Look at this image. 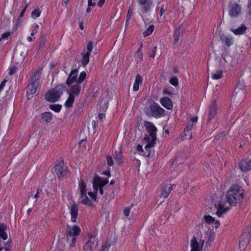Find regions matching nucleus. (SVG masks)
<instances>
[{"mask_svg":"<svg viewBox=\"0 0 251 251\" xmlns=\"http://www.w3.org/2000/svg\"><path fill=\"white\" fill-rule=\"evenodd\" d=\"M144 126L149 133V136H146L144 138V142L146 144L145 149L148 151L147 156H149L151 153L150 149L156 145L157 128L153 123L148 121L144 122Z\"/></svg>","mask_w":251,"mask_h":251,"instance_id":"1","label":"nucleus"},{"mask_svg":"<svg viewBox=\"0 0 251 251\" xmlns=\"http://www.w3.org/2000/svg\"><path fill=\"white\" fill-rule=\"evenodd\" d=\"M244 197V190L238 185H232L226 193V199L230 206H235L240 203Z\"/></svg>","mask_w":251,"mask_h":251,"instance_id":"2","label":"nucleus"},{"mask_svg":"<svg viewBox=\"0 0 251 251\" xmlns=\"http://www.w3.org/2000/svg\"><path fill=\"white\" fill-rule=\"evenodd\" d=\"M41 72L40 71L36 72L31 77L30 84L27 86L26 95L28 99L32 98V95L37 93L39 80L40 78Z\"/></svg>","mask_w":251,"mask_h":251,"instance_id":"3","label":"nucleus"},{"mask_svg":"<svg viewBox=\"0 0 251 251\" xmlns=\"http://www.w3.org/2000/svg\"><path fill=\"white\" fill-rule=\"evenodd\" d=\"M65 86L62 84L57 85L54 88L50 89L45 95V99L48 101L55 102L63 94Z\"/></svg>","mask_w":251,"mask_h":251,"instance_id":"4","label":"nucleus"},{"mask_svg":"<svg viewBox=\"0 0 251 251\" xmlns=\"http://www.w3.org/2000/svg\"><path fill=\"white\" fill-rule=\"evenodd\" d=\"M165 110L157 103L153 102L145 109V114L148 117L159 118L165 115Z\"/></svg>","mask_w":251,"mask_h":251,"instance_id":"5","label":"nucleus"},{"mask_svg":"<svg viewBox=\"0 0 251 251\" xmlns=\"http://www.w3.org/2000/svg\"><path fill=\"white\" fill-rule=\"evenodd\" d=\"M83 251H94L98 246V240L94 235L88 234L83 240Z\"/></svg>","mask_w":251,"mask_h":251,"instance_id":"6","label":"nucleus"},{"mask_svg":"<svg viewBox=\"0 0 251 251\" xmlns=\"http://www.w3.org/2000/svg\"><path fill=\"white\" fill-rule=\"evenodd\" d=\"M228 11L230 17H237L242 13L241 5L235 1L230 2L228 5Z\"/></svg>","mask_w":251,"mask_h":251,"instance_id":"7","label":"nucleus"},{"mask_svg":"<svg viewBox=\"0 0 251 251\" xmlns=\"http://www.w3.org/2000/svg\"><path fill=\"white\" fill-rule=\"evenodd\" d=\"M225 204L224 201H221L219 203L214 204V208L216 209L215 213L219 217H222L230 209V207L226 206Z\"/></svg>","mask_w":251,"mask_h":251,"instance_id":"8","label":"nucleus"},{"mask_svg":"<svg viewBox=\"0 0 251 251\" xmlns=\"http://www.w3.org/2000/svg\"><path fill=\"white\" fill-rule=\"evenodd\" d=\"M68 168L64 166V163L61 162L57 164L55 167V171L58 177L61 178L64 177L68 173Z\"/></svg>","mask_w":251,"mask_h":251,"instance_id":"9","label":"nucleus"},{"mask_svg":"<svg viewBox=\"0 0 251 251\" xmlns=\"http://www.w3.org/2000/svg\"><path fill=\"white\" fill-rule=\"evenodd\" d=\"M108 182V180L107 179H104L99 176H95L93 182V187L94 191L97 192L99 187H103Z\"/></svg>","mask_w":251,"mask_h":251,"instance_id":"10","label":"nucleus"},{"mask_svg":"<svg viewBox=\"0 0 251 251\" xmlns=\"http://www.w3.org/2000/svg\"><path fill=\"white\" fill-rule=\"evenodd\" d=\"M239 168L242 172H247L251 170V158L242 160L239 163Z\"/></svg>","mask_w":251,"mask_h":251,"instance_id":"11","label":"nucleus"},{"mask_svg":"<svg viewBox=\"0 0 251 251\" xmlns=\"http://www.w3.org/2000/svg\"><path fill=\"white\" fill-rule=\"evenodd\" d=\"M174 186L175 187L176 184H163L161 189V196L164 198H168Z\"/></svg>","mask_w":251,"mask_h":251,"instance_id":"12","label":"nucleus"},{"mask_svg":"<svg viewBox=\"0 0 251 251\" xmlns=\"http://www.w3.org/2000/svg\"><path fill=\"white\" fill-rule=\"evenodd\" d=\"M81 88L80 85L76 83L72 86H70L69 89L67 90V93L75 97H77L80 93Z\"/></svg>","mask_w":251,"mask_h":251,"instance_id":"13","label":"nucleus"},{"mask_svg":"<svg viewBox=\"0 0 251 251\" xmlns=\"http://www.w3.org/2000/svg\"><path fill=\"white\" fill-rule=\"evenodd\" d=\"M141 7L143 12H147L150 9L152 2V0H137Z\"/></svg>","mask_w":251,"mask_h":251,"instance_id":"14","label":"nucleus"},{"mask_svg":"<svg viewBox=\"0 0 251 251\" xmlns=\"http://www.w3.org/2000/svg\"><path fill=\"white\" fill-rule=\"evenodd\" d=\"M251 238V235L249 233L244 232L240 237L239 241L240 247H245L247 246L250 242Z\"/></svg>","mask_w":251,"mask_h":251,"instance_id":"15","label":"nucleus"},{"mask_svg":"<svg viewBox=\"0 0 251 251\" xmlns=\"http://www.w3.org/2000/svg\"><path fill=\"white\" fill-rule=\"evenodd\" d=\"M217 114V104L216 101H213L209 105L208 110V121H211Z\"/></svg>","mask_w":251,"mask_h":251,"instance_id":"16","label":"nucleus"},{"mask_svg":"<svg viewBox=\"0 0 251 251\" xmlns=\"http://www.w3.org/2000/svg\"><path fill=\"white\" fill-rule=\"evenodd\" d=\"M201 244L200 245L195 237H193L191 241V251H202V245L204 243V240H201Z\"/></svg>","mask_w":251,"mask_h":251,"instance_id":"17","label":"nucleus"},{"mask_svg":"<svg viewBox=\"0 0 251 251\" xmlns=\"http://www.w3.org/2000/svg\"><path fill=\"white\" fill-rule=\"evenodd\" d=\"M78 69H75L72 70L70 75L66 81V84L69 86L76 81V78L77 76Z\"/></svg>","mask_w":251,"mask_h":251,"instance_id":"18","label":"nucleus"},{"mask_svg":"<svg viewBox=\"0 0 251 251\" xmlns=\"http://www.w3.org/2000/svg\"><path fill=\"white\" fill-rule=\"evenodd\" d=\"M160 103L165 108L171 110L173 109V104L171 99L167 97H164L160 99Z\"/></svg>","mask_w":251,"mask_h":251,"instance_id":"19","label":"nucleus"},{"mask_svg":"<svg viewBox=\"0 0 251 251\" xmlns=\"http://www.w3.org/2000/svg\"><path fill=\"white\" fill-rule=\"evenodd\" d=\"M67 227L68 228L67 231V235L71 237L77 236L81 232L80 228L76 226H74L72 227L68 226Z\"/></svg>","mask_w":251,"mask_h":251,"instance_id":"20","label":"nucleus"},{"mask_svg":"<svg viewBox=\"0 0 251 251\" xmlns=\"http://www.w3.org/2000/svg\"><path fill=\"white\" fill-rule=\"evenodd\" d=\"M78 208L76 205L74 204L71 206L70 213H71L72 222H76V219L77 217V215H78Z\"/></svg>","mask_w":251,"mask_h":251,"instance_id":"21","label":"nucleus"},{"mask_svg":"<svg viewBox=\"0 0 251 251\" xmlns=\"http://www.w3.org/2000/svg\"><path fill=\"white\" fill-rule=\"evenodd\" d=\"M220 40L223 43L225 44L227 46L232 45V39L230 37H227L224 34H222L220 36Z\"/></svg>","mask_w":251,"mask_h":251,"instance_id":"22","label":"nucleus"},{"mask_svg":"<svg viewBox=\"0 0 251 251\" xmlns=\"http://www.w3.org/2000/svg\"><path fill=\"white\" fill-rule=\"evenodd\" d=\"M142 77L140 75L138 74L136 75L133 87L134 91H137L139 90V86L142 84Z\"/></svg>","mask_w":251,"mask_h":251,"instance_id":"23","label":"nucleus"},{"mask_svg":"<svg viewBox=\"0 0 251 251\" xmlns=\"http://www.w3.org/2000/svg\"><path fill=\"white\" fill-rule=\"evenodd\" d=\"M113 156L117 164L120 165L123 163V156L121 151H115Z\"/></svg>","mask_w":251,"mask_h":251,"instance_id":"24","label":"nucleus"},{"mask_svg":"<svg viewBox=\"0 0 251 251\" xmlns=\"http://www.w3.org/2000/svg\"><path fill=\"white\" fill-rule=\"evenodd\" d=\"M247 29V27L244 25H242L239 27L235 29H231V31L236 35L243 34Z\"/></svg>","mask_w":251,"mask_h":251,"instance_id":"25","label":"nucleus"},{"mask_svg":"<svg viewBox=\"0 0 251 251\" xmlns=\"http://www.w3.org/2000/svg\"><path fill=\"white\" fill-rule=\"evenodd\" d=\"M82 58L81 60V64L83 66H85L89 62V57L90 54L85 52L84 51L82 54Z\"/></svg>","mask_w":251,"mask_h":251,"instance_id":"26","label":"nucleus"},{"mask_svg":"<svg viewBox=\"0 0 251 251\" xmlns=\"http://www.w3.org/2000/svg\"><path fill=\"white\" fill-rule=\"evenodd\" d=\"M52 115L50 112H44L41 114V118L46 123H49L52 119Z\"/></svg>","mask_w":251,"mask_h":251,"instance_id":"27","label":"nucleus"},{"mask_svg":"<svg viewBox=\"0 0 251 251\" xmlns=\"http://www.w3.org/2000/svg\"><path fill=\"white\" fill-rule=\"evenodd\" d=\"M182 33L181 27L179 26L178 28L176 29L175 31L174 37V43H176L179 40L180 34Z\"/></svg>","mask_w":251,"mask_h":251,"instance_id":"28","label":"nucleus"},{"mask_svg":"<svg viewBox=\"0 0 251 251\" xmlns=\"http://www.w3.org/2000/svg\"><path fill=\"white\" fill-rule=\"evenodd\" d=\"M69 98L65 101V105L67 108H70L73 107V104L74 102L75 97L72 95H69Z\"/></svg>","mask_w":251,"mask_h":251,"instance_id":"29","label":"nucleus"},{"mask_svg":"<svg viewBox=\"0 0 251 251\" xmlns=\"http://www.w3.org/2000/svg\"><path fill=\"white\" fill-rule=\"evenodd\" d=\"M86 185L84 181L82 180H81L79 183V188L80 191L81 196H85V194H86Z\"/></svg>","mask_w":251,"mask_h":251,"instance_id":"30","label":"nucleus"},{"mask_svg":"<svg viewBox=\"0 0 251 251\" xmlns=\"http://www.w3.org/2000/svg\"><path fill=\"white\" fill-rule=\"evenodd\" d=\"M81 198L83 199L81 201V203L87 206H91L93 204L91 201L87 196L86 194H85V196H81Z\"/></svg>","mask_w":251,"mask_h":251,"instance_id":"31","label":"nucleus"},{"mask_svg":"<svg viewBox=\"0 0 251 251\" xmlns=\"http://www.w3.org/2000/svg\"><path fill=\"white\" fill-rule=\"evenodd\" d=\"M223 76V71L218 70L215 73L211 74L212 78L214 79H218Z\"/></svg>","mask_w":251,"mask_h":251,"instance_id":"32","label":"nucleus"},{"mask_svg":"<svg viewBox=\"0 0 251 251\" xmlns=\"http://www.w3.org/2000/svg\"><path fill=\"white\" fill-rule=\"evenodd\" d=\"M86 76V73L85 72L83 71L80 74L78 77V78L77 80L76 83L79 84L80 85V84L84 81V80L85 79Z\"/></svg>","mask_w":251,"mask_h":251,"instance_id":"33","label":"nucleus"},{"mask_svg":"<svg viewBox=\"0 0 251 251\" xmlns=\"http://www.w3.org/2000/svg\"><path fill=\"white\" fill-rule=\"evenodd\" d=\"M154 27L153 25H151L143 33L144 37L151 35L154 30Z\"/></svg>","mask_w":251,"mask_h":251,"instance_id":"34","label":"nucleus"},{"mask_svg":"<svg viewBox=\"0 0 251 251\" xmlns=\"http://www.w3.org/2000/svg\"><path fill=\"white\" fill-rule=\"evenodd\" d=\"M204 221L208 224H213L215 222V219L210 215H205L203 217Z\"/></svg>","mask_w":251,"mask_h":251,"instance_id":"35","label":"nucleus"},{"mask_svg":"<svg viewBox=\"0 0 251 251\" xmlns=\"http://www.w3.org/2000/svg\"><path fill=\"white\" fill-rule=\"evenodd\" d=\"M50 107L51 110L58 112L60 111L62 106L60 104H50Z\"/></svg>","mask_w":251,"mask_h":251,"instance_id":"36","label":"nucleus"},{"mask_svg":"<svg viewBox=\"0 0 251 251\" xmlns=\"http://www.w3.org/2000/svg\"><path fill=\"white\" fill-rule=\"evenodd\" d=\"M41 11L38 9H35L31 12V17L33 19H35L40 16Z\"/></svg>","mask_w":251,"mask_h":251,"instance_id":"37","label":"nucleus"},{"mask_svg":"<svg viewBox=\"0 0 251 251\" xmlns=\"http://www.w3.org/2000/svg\"><path fill=\"white\" fill-rule=\"evenodd\" d=\"M135 57L137 63L141 62L143 58L142 52L141 51L136 52L135 54Z\"/></svg>","mask_w":251,"mask_h":251,"instance_id":"38","label":"nucleus"},{"mask_svg":"<svg viewBox=\"0 0 251 251\" xmlns=\"http://www.w3.org/2000/svg\"><path fill=\"white\" fill-rule=\"evenodd\" d=\"M93 43L92 41H89L88 43V44L87 45V48H86V50H87V51H86V53H88L89 54H91V51H92V50H93Z\"/></svg>","mask_w":251,"mask_h":251,"instance_id":"39","label":"nucleus"},{"mask_svg":"<svg viewBox=\"0 0 251 251\" xmlns=\"http://www.w3.org/2000/svg\"><path fill=\"white\" fill-rule=\"evenodd\" d=\"M193 126V124L192 123L189 122L188 124V125L186 126V127L184 129V133L185 136L187 135V133L190 130Z\"/></svg>","mask_w":251,"mask_h":251,"instance_id":"40","label":"nucleus"},{"mask_svg":"<svg viewBox=\"0 0 251 251\" xmlns=\"http://www.w3.org/2000/svg\"><path fill=\"white\" fill-rule=\"evenodd\" d=\"M46 36H42L40 38V44H39V48H43L46 43Z\"/></svg>","mask_w":251,"mask_h":251,"instance_id":"41","label":"nucleus"},{"mask_svg":"<svg viewBox=\"0 0 251 251\" xmlns=\"http://www.w3.org/2000/svg\"><path fill=\"white\" fill-rule=\"evenodd\" d=\"M169 82L172 85L175 86H177L178 85V79L176 77L171 78Z\"/></svg>","mask_w":251,"mask_h":251,"instance_id":"42","label":"nucleus"},{"mask_svg":"<svg viewBox=\"0 0 251 251\" xmlns=\"http://www.w3.org/2000/svg\"><path fill=\"white\" fill-rule=\"evenodd\" d=\"M133 16V8L130 7L128 9L127 14L126 16V23L128 21L130 20V19Z\"/></svg>","mask_w":251,"mask_h":251,"instance_id":"43","label":"nucleus"},{"mask_svg":"<svg viewBox=\"0 0 251 251\" xmlns=\"http://www.w3.org/2000/svg\"><path fill=\"white\" fill-rule=\"evenodd\" d=\"M17 70V67L16 66H15V65L10 66L9 67V75H13L14 74H15L16 73Z\"/></svg>","mask_w":251,"mask_h":251,"instance_id":"44","label":"nucleus"},{"mask_svg":"<svg viewBox=\"0 0 251 251\" xmlns=\"http://www.w3.org/2000/svg\"><path fill=\"white\" fill-rule=\"evenodd\" d=\"M106 160L107 163L109 166H112L114 165V162L112 157L111 156L108 155L107 156Z\"/></svg>","mask_w":251,"mask_h":251,"instance_id":"45","label":"nucleus"},{"mask_svg":"<svg viewBox=\"0 0 251 251\" xmlns=\"http://www.w3.org/2000/svg\"><path fill=\"white\" fill-rule=\"evenodd\" d=\"M156 52V47L154 46L153 47V49L151 50V51L149 52V55L150 57L153 58L154 57Z\"/></svg>","mask_w":251,"mask_h":251,"instance_id":"46","label":"nucleus"},{"mask_svg":"<svg viewBox=\"0 0 251 251\" xmlns=\"http://www.w3.org/2000/svg\"><path fill=\"white\" fill-rule=\"evenodd\" d=\"M110 247V244L103 245L99 251H108Z\"/></svg>","mask_w":251,"mask_h":251,"instance_id":"47","label":"nucleus"},{"mask_svg":"<svg viewBox=\"0 0 251 251\" xmlns=\"http://www.w3.org/2000/svg\"><path fill=\"white\" fill-rule=\"evenodd\" d=\"M130 207H126L124 209V214L126 216H128L129 215L130 212Z\"/></svg>","mask_w":251,"mask_h":251,"instance_id":"48","label":"nucleus"},{"mask_svg":"<svg viewBox=\"0 0 251 251\" xmlns=\"http://www.w3.org/2000/svg\"><path fill=\"white\" fill-rule=\"evenodd\" d=\"M9 35H10V33L9 32L4 33L3 34H2L1 38L0 39V41L2 39H7V38L9 37Z\"/></svg>","mask_w":251,"mask_h":251,"instance_id":"49","label":"nucleus"},{"mask_svg":"<svg viewBox=\"0 0 251 251\" xmlns=\"http://www.w3.org/2000/svg\"><path fill=\"white\" fill-rule=\"evenodd\" d=\"M6 82L7 80L4 79L0 84V92L3 89Z\"/></svg>","mask_w":251,"mask_h":251,"instance_id":"50","label":"nucleus"},{"mask_svg":"<svg viewBox=\"0 0 251 251\" xmlns=\"http://www.w3.org/2000/svg\"><path fill=\"white\" fill-rule=\"evenodd\" d=\"M88 194L89 196L90 197H91L94 201L96 200L97 197H96V194H95L94 193L91 192H89Z\"/></svg>","mask_w":251,"mask_h":251,"instance_id":"51","label":"nucleus"},{"mask_svg":"<svg viewBox=\"0 0 251 251\" xmlns=\"http://www.w3.org/2000/svg\"><path fill=\"white\" fill-rule=\"evenodd\" d=\"M95 5V2H93L92 0H88V6H89V7H94Z\"/></svg>","mask_w":251,"mask_h":251,"instance_id":"52","label":"nucleus"},{"mask_svg":"<svg viewBox=\"0 0 251 251\" xmlns=\"http://www.w3.org/2000/svg\"><path fill=\"white\" fill-rule=\"evenodd\" d=\"M76 238L75 237H73L72 239V243L70 245V246L71 247H75V244L76 243Z\"/></svg>","mask_w":251,"mask_h":251,"instance_id":"53","label":"nucleus"},{"mask_svg":"<svg viewBox=\"0 0 251 251\" xmlns=\"http://www.w3.org/2000/svg\"><path fill=\"white\" fill-rule=\"evenodd\" d=\"M198 121V117H194L191 119L190 122L192 123H196Z\"/></svg>","mask_w":251,"mask_h":251,"instance_id":"54","label":"nucleus"},{"mask_svg":"<svg viewBox=\"0 0 251 251\" xmlns=\"http://www.w3.org/2000/svg\"><path fill=\"white\" fill-rule=\"evenodd\" d=\"M136 150L138 151H143V150L142 148V146L140 145H138L136 147Z\"/></svg>","mask_w":251,"mask_h":251,"instance_id":"55","label":"nucleus"},{"mask_svg":"<svg viewBox=\"0 0 251 251\" xmlns=\"http://www.w3.org/2000/svg\"><path fill=\"white\" fill-rule=\"evenodd\" d=\"M244 232L249 233L251 235V226H248Z\"/></svg>","mask_w":251,"mask_h":251,"instance_id":"56","label":"nucleus"},{"mask_svg":"<svg viewBox=\"0 0 251 251\" xmlns=\"http://www.w3.org/2000/svg\"><path fill=\"white\" fill-rule=\"evenodd\" d=\"M105 0H100L98 2V5L100 7H101L103 3H104Z\"/></svg>","mask_w":251,"mask_h":251,"instance_id":"57","label":"nucleus"},{"mask_svg":"<svg viewBox=\"0 0 251 251\" xmlns=\"http://www.w3.org/2000/svg\"><path fill=\"white\" fill-rule=\"evenodd\" d=\"M166 9L163 7H161L160 11V16L161 17L164 13H165Z\"/></svg>","mask_w":251,"mask_h":251,"instance_id":"58","label":"nucleus"},{"mask_svg":"<svg viewBox=\"0 0 251 251\" xmlns=\"http://www.w3.org/2000/svg\"><path fill=\"white\" fill-rule=\"evenodd\" d=\"M105 117V115L103 113H100L99 114V119L102 120Z\"/></svg>","mask_w":251,"mask_h":251,"instance_id":"59","label":"nucleus"},{"mask_svg":"<svg viewBox=\"0 0 251 251\" xmlns=\"http://www.w3.org/2000/svg\"><path fill=\"white\" fill-rule=\"evenodd\" d=\"M213 240V237L212 236H209V239H208V241H207V243H209L210 244V242H212Z\"/></svg>","mask_w":251,"mask_h":251,"instance_id":"60","label":"nucleus"},{"mask_svg":"<svg viewBox=\"0 0 251 251\" xmlns=\"http://www.w3.org/2000/svg\"><path fill=\"white\" fill-rule=\"evenodd\" d=\"M39 28V25H35L33 27V31H36Z\"/></svg>","mask_w":251,"mask_h":251,"instance_id":"61","label":"nucleus"},{"mask_svg":"<svg viewBox=\"0 0 251 251\" xmlns=\"http://www.w3.org/2000/svg\"><path fill=\"white\" fill-rule=\"evenodd\" d=\"M79 28L80 29L83 30L84 29L83 24L82 22L79 23Z\"/></svg>","mask_w":251,"mask_h":251,"instance_id":"62","label":"nucleus"},{"mask_svg":"<svg viewBox=\"0 0 251 251\" xmlns=\"http://www.w3.org/2000/svg\"><path fill=\"white\" fill-rule=\"evenodd\" d=\"M99 188H100L99 189V192H100V194L101 195H102L103 194V189H102V188L103 187H99Z\"/></svg>","mask_w":251,"mask_h":251,"instance_id":"63","label":"nucleus"},{"mask_svg":"<svg viewBox=\"0 0 251 251\" xmlns=\"http://www.w3.org/2000/svg\"><path fill=\"white\" fill-rule=\"evenodd\" d=\"M163 93L164 94H167V95H171V93L168 91L167 90H163Z\"/></svg>","mask_w":251,"mask_h":251,"instance_id":"64","label":"nucleus"}]
</instances>
